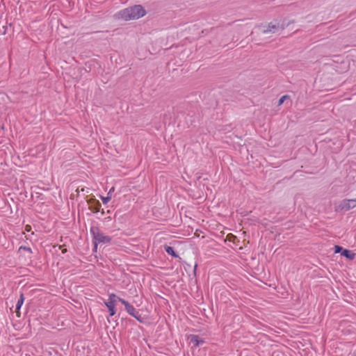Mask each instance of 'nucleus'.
<instances>
[{"instance_id": "obj_1", "label": "nucleus", "mask_w": 356, "mask_h": 356, "mask_svg": "<svg viewBox=\"0 0 356 356\" xmlns=\"http://www.w3.org/2000/svg\"><path fill=\"white\" fill-rule=\"evenodd\" d=\"M146 14V11L141 5H135L118 11L115 17L120 19H124L125 21L137 19Z\"/></svg>"}, {"instance_id": "obj_2", "label": "nucleus", "mask_w": 356, "mask_h": 356, "mask_svg": "<svg viewBox=\"0 0 356 356\" xmlns=\"http://www.w3.org/2000/svg\"><path fill=\"white\" fill-rule=\"evenodd\" d=\"M291 23V21L287 22L286 19L282 21H278L277 19L273 20V22H270L268 24L267 28L263 29L262 31L264 33H276L281 31H283L286 27L289 26Z\"/></svg>"}, {"instance_id": "obj_3", "label": "nucleus", "mask_w": 356, "mask_h": 356, "mask_svg": "<svg viewBox=\"0 0 356 356\" xmlns=\"http://www.w3.org/2000/svg\"><path fill=\"white\" fill-rule=\"evenodd\" d=\"M90 232L92 236V241L97 243L106 244L111 243L112 238L105 235L97 226H91Z\"/></svg>"}, {"instance_id": "obj_4", "label": "nucleus", "mask_w": 356, "mask_h": 356, "mask_svg": "<svg viewBox=\"0 0 356 356\" xmlns=\"http://www.w3.org/2000/svg\"><path fill=\"white\" fill-rule=\"evenodd\" d=\"M356 207V198L343 200L339 204V208L341 211H347Z\"/></svg>"}, {"instance_id": "obj_5", "label": "nucleus", "mask_w": 356, "mask_h": 356, "mask_svg": "<svg viewBox=\"0 0 356 356\" xmlns=\"http://www.w3.org/2000/svg\"><path fill=\"white\" fill-rule=\"evenodd\" d=\"M87 202L89 205V209L90 211L94 213L100 211L102 205L99 200H96L95 198H90L87 200Z\"/></svg>"}, {"instance_id": "obj_6", "label": "nucleus", "mask_w": 356, "mask_h": 356, "mask_svg": "<svg viewBox=\"0 0 356 356\" xmlns=\"http://www.w3.org/2000/svg\"><path fill=\"white\" fill-rule=\"evenodd\" d=\"M190 342L194 347L197 348L204 343V340L196 334H190L188 336Z\"/></svg>"}, {"instance_id": "obj_7", "label": "nucleus", "mask_w": 356, "mask_h": 356, "mask_svg": "<svg viewBox=\"0 0 356 356\" xmlns=\"http://www.w3.org/2000/svg\"><path fill=\"white\" fill-rule=\"evenodd\" d=\"M122 304L124 305L125 310L129 315L132 316L134 314H135V313L136 312V309L128 301L122 300Z\"/></svg>"}, {"instance_id": "obj_8", "label": "nucleus", "mask_w": 356, "mask_h": 356, "mask_svg": "<svg viewBox=\"0 0 356 356\" xmlns=\"http://www.w3.org/2000/svg\"><path fill=\"white\" fill-rule=\"evenodd\" d=\"M104 304L108 309L109 316H114L116 314V309H115L116 305H115L114 302H112L109 300L104 302Z\"/></svg>"}, {"instance_id": "obj_9", "label": "nucleus", "mask_w": 356, "mask_h": 356, "mask_svg": "<svg viewBox=\"0 0 356 356\" xmlns=\"http://www.w3.org/2000/svg\"><path fill=\"white\" fill-rule=\"evenodd\" d=\"M355 255H356L355 253H354L353 252H352L351 250H348V249H345L341 252V256H343L350 260L354 259L355 258Z\"/></svg>"}, {"instance_id": "obj_10", "label": "nucleus", "mask_w": 356, "mask_h": 356, "mask_svg": "<svg viewBox=\"0 0 356 356\" xmlns=\"http://www.w3.org/2000/svg\"><path fill=\"white\" fill-rule=\"evenodd\" d=\"M164 249H165V251L169 254V255H171L172 257H175V258H177L178 257V254H177V252H175V249L173 247H171V246H169V245H165L164 246Z\"/></svg>"}, {"instance_id": "obj_11", "label": "nucleus", "mask_w": 356, "mask_h": 356, "mask_svg": "<svg viewBox=\"0 0 356 356\" xmlns=\"http://www.w3.org/2000/svg\"><path fill=\"white\" fill-rule=\"evenodd\" d=\"M109 301L114 302L115 305H116L117 302H120L122 303V300H124V299L118 297L115 293H111L108 296V300Z\"/></svg>"}, {"instance_id": "obj_12", "label": "nucleus", "mask_w": 356, "mask_h": 356, "mask_svg": "<svg viewBox=\"0 0 356 356\" xmlns=\"http://www.w3.org/2000/svg\"><path fill=\"white\" fill-rule=\"evenodd\" d=\"M24 294L21 293L20 296H19V298L18 299L17 302L16 304V312L17 313H18V311L22 307V305L24 303Z\"/></svg>"}, {"instance_id": "obj_13", "label": "nucleus", "mask_w": 356, "mask_h": 356, "mask_svg": "<svg viewBox=\"0 0 356 356\" xmlns=\"http://www.w3.org/2000/svg\"><path fill=\"white\" fill-rule=\"evenodd\" d=\"M132 316L134 317L140 323H144V318L141 316V314H139V312L136 311L135 314H134Z\"/></svg>"}, {"instance_id": "obj_14", "label": "nucleus", "mask_w": 356, "mask_h": 356, "mask_svg": "<svg viewBox=\"0 0 356 356\" xmlns=\"http://www.w3.org/2000/svg\"><path fill=\"white\" fill-rule=\"evenodd\" d=\"M289 99V96L287 95H283L278 101V105L282 104L286 99Z\"/></svg>"}, {"instance_id": "obj_15", "label": "nucleus", "mask_w": 356, "mask_h": 356, "mask_svg": "<svg viewBox=\"0 0 356 356\" xmlns=\"http://www.w3.org/2000/svg\"><path fill=\"white\" fill-rule=\"evenodd\" d=\"M101 199L104 204H107L111 199V195H107L106 197L101 196Z\"/></svg>"}, {"instance_id": "obj_16", "label": "nucleus", "mask_w": 356, "mask_h": 356, "mask_svg": "<svg viewBox=\"0 0 356 356\" xmlns=\"http://www.w3.org/2000/svg\"><path fill=\"white\" fill-rule=\"evenodd\" d=\"M345 249H343L341 246L340 245H335L334 246V252L335 253H341L343 252V250H344Z\"/></svg>"}, {"instance_id": "obj_17", "label": "nucleus", "mask_w": 356, "mask_h": 356, "mask_svg": "<svg viewBox=\"0 0 356 356\" xmlns=\"http://www.w3.org/2000/svg\"><path fill=\"white\" fill-rule=\"evenodd\" d=\"M92 243L94 244V247H93L92 251L96 252L97 250V245H98L99 243H97V242H95L94 241H92Z\"/></svg>"}, {"instance_id": "obj_18", "label": "nucleus", "mask_w": 356, "mask_h": 356, "mask_svg": "<svg viewBox=\"0 0 356 356\" xmlns=\"http://www.w3.org/2000/svg\"><path fill=\"white\" fill-rule=\"evenodd\" d=\"M31 227L30 225H26V227H25V231H26V232H29V231L31 230Z\"/></svg>"}, {"instance_id": "obj_19", "label": "nucleus", "mask_w": 356, "mask_h": 356, "mask_svg": "<svg viewBox=\"0 0 356 356\" xmlns=\"http://www.w3.org/2000/svg\"><path fill=\"white\" fill-rule=\"evenodd\" d=\"M21 249L23 248L24 250H26V251H29V252H31V249L30 248H27V247H21L20 248Z\"/></svg>"}, {"instance_id": "obj_20", "label": "nucleus", "mask_w": 356, "mask_h": 356, "mask_svg": "<svg viewBox=\"0 0 356 356\" xmlns=\"http://www.w3.org/2000/svg\"><path fill=\"white\" fill-rule=\"evenodd\" d=\"M3 34H6V33H7L8 27H7V26H3Z\"/></svg>"}, {"instance_id": "obj_21", "label": "nucleus", "mask_w": 356, "mask_h": 356, "mask_svg": "<svg viewBox=\"0 0 356 356\" xmlns=\"http://www.w3.org/2000/svg\"><path fill=\"white\" fill-rule=\"evenodd\" d=\"M114 191V188H112L111 189H110V191H108L107 195H111V193L112 192Z\"/></svg>"}, {"instance_id": "obj_22", "label": "nucleus", "mask_w": 356, "mask_h": 356, "mask_svg": "<svg viewBox=\"0 0 356 356\" xmlns=\"http://www.w3.org/2000/svg\"><path fill=\"white\" fill-rule=\"evenodd\" d=\"M67 252V250L66 248H63V249H62V253H63V254H65V253H66Z\"/></svg>"}, {"instance_id": "obj_23", "label": "nucleus", "mask_w": 356, "mask_h": 356, "mask_svg": "<svg viewBox=\"0 0 356 356\" xmlns=\"http://www.w3.org/2000/svg\"><path fill=\"white\" fill-rule=\"evenodd\" d=\"M104 213H105V212H104V209H102V210L101 211V214L103 216Z\"/></svg>"}, {"instance_id": "obj_24", "label": "nucleus", "mask_w": 356, "mask_h": 356, "mask_svg": "<svg viewBox=\"0 0 356 356\" xmlns=\"http://www.w3.org/2000/svg\"><path fill=\"white\" fill-rule=\"evenodd\" d=\"M196 268H197V265L195 266V268H194V272L195 273V270H196Z\"/></svg>"}]
</instances>
